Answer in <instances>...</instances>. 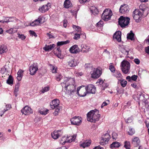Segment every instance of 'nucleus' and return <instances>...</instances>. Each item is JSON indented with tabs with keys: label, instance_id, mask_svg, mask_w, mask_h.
Segmentation results:
<instances>
[{
	"label": "nucleus",
	"instance_id": "nucleus-24",
	"mask_svg": "<svg viewBox=\"0 0 149 149\" xmlns=\"http://www.w3.org/2000/svg\"><path fill=\"white\" fill-rule=\"evenodd\" d=\"M8 49L7 46L3 45L0 46V54H2L7 52Z\"/></svg>",
	"mask_w": 149,
	"mask_h": 149
},
{
	"label": "nucleus",
	"instance_id": "nucleus-47",
	"mask_svg": "<svg viewBox=\"0 0 149 149\" xmlns=\"http://www.w3.org/2000/svg\"><path fill=\"white\" fill-rule=\"evenodd\" d=\"M50 68L52 73H56L57 68L56 67L51 65Z\"/></svg>",
	"mask_w": 149,
	"mask_h": 149
},
{
	"label": "nucleus",
	"instance_id": "nucleus-17",
	"mask_svg": "<svg viewBox=\"0 0 149 149\" xmlns=\"http://www.w3.org/2000/svg\"><path fill=\"white\" fill-rule=\"evenodd\" d=\"M120 49L121 52L126 55H128L129 52L130 51V49L127 46H122Z\"/></svg>",
	"mask_w": 149,
	"mask_h": 149
},
{
	"label": "nucleus",
	"instance_id": "nucleus-14",
	"mask_svg": "<svg viewBox=\"0 0 149 149\" xmlns=\"http://www.w3.org/2000/svg\"><path fill=\"white\" fill-rule=\"evenodd\" d=\"M59 101L58 99H55L52 101L50 103V106L52 109H54L59 106Z\"/></svg>",
	"mask_w": 149,
	"mask_h": 149
},
{
	"label": "nucleus",
	"instance_id": "nucleus-25",
	"mask_svg": "<svg viewBox=\"0 0 149 149\" xmlns=\"http://www.w3.org/2000/svg\"><path fill=\"white\" fill-rule=\"evenodd\" d=\"M23 70L20 69L17 72V78L19 81H20L21 80L23 76Z\"/></svg>",
	"mask_w": 149,
	"mask_h": 149
},
{
	"label": "nucleus",
	"instance_id": "nucleus-36",
	"mask_svg": "<svg viewBox=\"0 0 149 149\" xmlns=\"http://www.w3.org/2000/svg\"><path fill=\"white\" fill-rule=\"evenodd\" d=\"M133 15H141L142 16L143 15V12H141L139 9H136L135 10L133 11Z\"/></svg>",
	"mask_w": 149,
	"mask_h": 149
},
{
	"label": "nucleus",
	"instance_id": "nucleus-28",
	"mask_svg": "<svg viewBox=\"0 0 149 149\" xmlns=\"http://www.w3.org/2000/svg\"><path fill=\"white\" fill-rule=\"evenodd\" d=\"M64 5L65 8H67L71 7L72 4L69 0H65L64 1Z\"/></svg>",
	"mask_w": 149,
	"mask_h": 149
},
{
	"label": "nucleus",
	"instance_id": "nucleus-10",
	"mask_svg": "<svg viewBox=\"0 0 149 149\" xmlns=\"http://www.w3.org/2000/svg\"><path fill=\"white\" fill-rule=\"evenodd\" d=\"M129 7L126 4L121 5L119 9V12L121 13L125 14L128 13L129 11Z\"/></svg>",
	"mask_w": 149,
	"mask_h": 149
},
{
	"label": "nucleus",
	"instance_id": "nucleus-6",
	"mask_svg": "<svg viewBox=\"0 0 149 149\" xmlns=\"http://www.w3.org/2000/svg\"><path fill=\"white\" fill-rule=\"evenodd\" d=\"M77 93L80 96L84 97L86 95L87 90L86 87L85 88L84 86H82L77 88Z\"/></svg>",
	"mask_w": 149,
	"mask_h": 149
},
{
	"label": "nucleus",
	"instance_id": "nucleus-50",
	"mask_svg": "<svg viewBox=\"0 0 149 149\" xmlns=\"http://www.w3.org/2000/svg\"><path fill=\"white\" fill-rule=\"evenodd\" d=\"M103 24V21L101 20L96 24V26L101 27H102Z\"/></svg>",
	"mask_w": 149,
	"mask_h": 149
},
{
	"label": "nucleus",
	"instance_id": "nucleus-34",
	"mask_svg": "<svg viewBox=\"0 0 149 149\" xmlns=\"http://www.w3.org/2000/svg\"><path fill=\"white\" fill-rule=\"evenodd\" d=\"M70 41L69 40H67L65 41L58 42L57 45V46H62L69 43Z\"/></svg>",
	"mask_w": 149,
	"mask_h": 149
},
{
	"label": "nucleus",
	"instance_id": "nucleus-41",
	"mask_svg": "<svg viewBox=\"0 0 149 149\" xmlns=\"http://www.w3.org/2000/svg\"><path fill=\"white\" fill-rule=\"evenodd\" d=\"M55 109V110L54 113V114L55 116H56L58 115V112L60 111V110H61L62 107L61 106H58Z\"/></svg>",
	"mask_w": 149,
	"mask_h": 149
},
{
	"label": "nucleus",
	"instance_id": "nucleus-5",
	"mask_svg": "<svg viewBox=\"0 0 149 149\" xmlns=\"http://www.w3.org/2000/svg\"><path fill=\"white\" fill-rule=\"evenodd\" d=\"M112 15V13L110 10L106 9L103 11L101 17L103 20L107 21L111 19V17Z\"/></svg>",
	"mask_w": 149,
	"mask_h": 149
},
{
	"label": "nucleus",
	"instance_id": "nucleus-61",
	"mask_svg": "<svg viewBox=\"0 0 149 149\" xmlns=\"http://www.w3.org/2000/svg\"><path fill=\"white\" fill-rule=\"evenodd\" d=\"M113 38L114 41L116 40L118 42H120L121 41V38Z\"/></svg>",
	"mask_w": 149,
	"mask_h": 149
},
{
	"label": "nucleus",
	"instance_id": "nucleus-3",
	"mask_svg": "<svg viewBox=\"0 0 149 149\" xmlns=\"http://www.w3.org/2000/svg\"><path fill=\"white\" fill-rule=\"evenodd\" d=\"M130 20L128 17L121 16L118 19V24L122 28H125L129 24Z\"/></svg>",
	"mask_w": 149,
	"mask_h": 149
},
{
	"label": "nucleus",
	"instance_id": "nucleus-43",
	"mask_svg": "<svg viewBox=\"0 0 149 149\" xmlns=\"http://www.w3.org/2000/svg\"><path fill=\"white\" fill-rule=\"evenodd\" d=\"M135 34L132 31H130V32L127 34V37H134Z\"/></svg>",
	"mask_w": 149,
	"mask_h": 149
},
{
	"label": "nucleus",
	"instance_id": "nucleus-11",
	"mask_svg": "<svg viewBox=\"0 0 149 149\" xmlns=\"http://www.w3.org/2000/svg\"><path fill=\"white\" fill-rule=\"evenodd\" d=\"M87 93L94 94L96 91L95 87L92 84H89L86 87Z\"/></svg>",
	"mask_w": 149,
	"mask_h": 149
},
{
	"label": "nucleus",
	"instance_id": "nucleus-45",
	"mask_svg": "<svg viewBox=\"0 0 149 149\" xmlns=\"http://www.w3.org/2000/svg\"><path fill=\"white\" fill-rule=\"evenodd\" d=\"M133 119V117L132 116H131L130 117L125 119V121L127 123H130L132 122Z\"/></svg>",
	"mask_w": 149,
	"mask_h": 149
},
{
	"label": "nucleus",
	"instance_id": "nucleus-64",
	"mask_svg": "<svg viewBox=\"0 0 149 149\" xmlns=\"http://www.w3.org/2000/svg\"><path fill=\"white\" fill-rule=\"evenodd\" d=\"M146 52L149 54V46L146 47L145 49Z\"/></svg>",
	"mask_w": 149,
	"mask_h": 149
},
{
	"label": "nucleus",
	"instance_id": "nucleus-55",
	"mask_svg": "<svg viewBox=\"0 0 149 149\" xmlns=\"http://www.w3.org/2000/svg\"><path fill=\"white\" fill-rule=\"evenodd\" d=\"M6 108L5 109H3V111H4L5 112L10 110L11 107V105L10 104H7L6 106Z\"/></svg>",
	"mask_w": 149,
	"mask_h": 149
},
{
	"label": "nucleus",
	"instance_id": "nucleus-42",
	"mask_svg": "<svg viewBox=\"0 0 149 149\" xmlns=\"http://www.w3.org/2000/svg\"><path fill=\"white\" fill-rule=\"evenodd\" d=\"M135 133V131L134 129L132 128H130L129 131L128 132V134L131 136L133 135Z\"/></svg>",
	"mask_w": 149,
	"mask_h": 149
},
{
	"label": "nucleus",
	"instance_id": "nucleus-29",
	"mask_svg": "<svg viewBox=\"0 0 149 149\" xmlns=\"http://www.w3.org/2000/svg\"><path fill=\"white\" fill-rule=\"evenodd\" d=\"M120 144L119 142H114L111 144L110 148H118L120 147Z\"/></svg>",
	"mask_w": 149,
	"mask_h": 149
},
{
	"label": "nucleus",
	"instance_id": "nucleus-26",
	"mask_svg": "<svg viewBox=\"0 0 149 149\" xmlns=\"http://www.w3.org/2000/svg\"><path fill=\"white\" fill-rule=\"evenodd\" d=\"M91 143V141L90 140H87L85 141L82 143L80 145L81 146L84 148L88 147L90 146Z\"/></svg>",
	"mask_w": 149,
	"mask_h": 149
},
{
	"label": "nucleus",
	"instance_id": "nucleus-35",
	"mask_svg": "<svg viewBox=\"0 0 149 149\" xmlns=\"http://www.w3.org/2000/svg\"><path fill=\"white\" fill-rule=\"evenodd\" d=\"M133 17L134 19L135 20L136 22H139L141 21L142 16L140 15H133Z\"/></svg>",
	"mask_w": 149,
	"mask_h": 149
},
{
	"label": "nucleus",
	"instance_id": "nucleus-1",
	"mask_svg": "<svg viewBox=\"0 0 149 149\" xmlns=\"http://www.w3.org/2000/svg\"><path fill=\"white\" fill-rule=\"evenodd\" d=\"M99 112V111L96 109L92 110L88 112L87 114L88 121L93 123L98 121L100 116Z\"/></svg>",
	"mask_w": 149,
	"mask_h": 149
},
{
	"label": "nucleus",
	"instance_id": "nucleus-9",
	"mask_svg": "<svg viewBox=\"0 0 149 149\" xmlns=\"http://www.w3.org/2000/svg\"><path fill=\"white\" fill-rule=\"evenodd\" d=\"M51 4L49 3H47L45 5H43L41 7H40L38 9L39 12L44 13L48 11L51 8Z\"/></svg>",
	"mask_w": 149,
	"mask_h": 149
},
{
	"label": "nucleus",
	"instance_id": "nucleus-58",
	"mask_svg": "<svg viewBox=\"0 0 149 149\" xmlns=\"http://www.w3.org/2000/svg\"><path fill=\"white\" fill-rule=\"evenodd\" d=\"M137 78V75H134L131 77V79L132 80L135 81L136 80Z\"/></svg>",
	"mask_w": 149,
	"mask_h": 149
},
{
	"label": "nucleus",
	"instance_id": "nucleus-54",
	"mask_svg": "<svg viewBox=\"0 0 149 149\" xmlns=\"http://www.w3.org/2000/svg\"><path fill=\"white\" fill-rule=\"evenodd\" d=\"M48 111V110H46L44 111L40 110H39V112L41 114L45 115L47 113Z\"/></svg>",
	"mask_w": 149,
	"mask_h": 149
},
{
	"label": "nucleus",
	"instance_id": "nucleus-60",
	"mask_svg": "<svg viewBox=\"0 0 149 149\" xmlns=\"http://www.w3.org/2000/svg\"><path fill=\"white\" fill-rule=\"evenodd\" d=\"M13 29H10L9 30H7L6 31V32L10 34H11L13 33Z\"/></svg>",
	"mask_w": 149,
	"mask_h": 149
},
{
	"label": "nucleus",
	"instance_id": "nucleus-13",
	"mask_svg": "<svg viewBox=\"0 0 149 149\" xmlns=\"http://www.w3.org/2000/svg\"><path fill=\"white\" fill-rule=\"evenodd\" d=\"M80 50L77 45H75L72 46L69 49L70 52L73 54L79 53Z\"/></svg>",
	"mask_w": 149,
	"mask_h": 149
},
{
	"label": "nucleus",
	"instance_id": "nucleus-51",
	"mask_svg": "<svg viewBox=\"0 0 149 149\" xmlns=\"http://www.w3.org/2000/svg\"><path fill=\"white\" fill-rule=\"evenodd\" d=\"M29 33L31 35V36L33 37L34 36L35 37H37V35L36 33L33 31L30 30L29 31Z\"/></svg>",
	"mask_w": 149,
	"mask_h": 149
},
{
	"label": "nucleus",
	"instance_id": "nucleus-8",
	"mask_svg": "<svg viewBox=\"0 0 149 149\" xmlns=\"http://www.w3.org/2000/svg\"><path fill=\"white\" fill-rule=\"evenodd\" d=\"M82 118L79 116H74L70 119L71 123L72 124L79 125L81 122Z\"/></svg>",
	"mask_w": 149,
	"mask_h": 149
},
{
	"label": "nucleus",
	"instance_id": "nucleus-21",
	"mask_svg": "<svg viewBox=\"0 0 149 149\" xmlns=\"http://www.w3.org/2000/svg\"><path fill=\"white\" fill-rule=\"evenodd\" d=\"M81 51L83 53H87L89 51L90 47L89 46H88L86 45H81Z\"/></svg>",
	"mask_w": 149,
	"mask_h": 149
},
{
	"label": "nucleus",
	"instance_id": "nucleus-53",
	"mask_svg": "<svg viewBox=\"0 0 149 149\" xmlns=\"http://www.w3.org/2000/svg\"><path fill=\"white\" fill-rule=\"evenodd\" d=\"M73 28L75 29V30L78 32H80L79 31H81V28L78 26H76L75 25H73Z\"/></svg>",
	"mask_w": 149,
	"mask_h": 149
},
{
	"label": "nucleus",
	"instance_id": "nucleus-23",
	"mask_svg": "<svg viewBox=\"0 0 149 149\" xmlns=\"http://www.w3.org/2000/svg\"><path fill=\"white\" fill-rule=\"evenodd\" d=\"M74 60V59L72 58L68 61V66L70 67L75 66L77 65V63L75 62Z\"/></svg>",
	"mask_w": 149,
	"mask_h": 149
},
{
	"label": "nucleus",
	"instance_id": "nucleus-56",
	"mask_svg": "<svg viewBox=\"0 0 149 149\" xmlns=\"http://www.w3.org/2000/svg\"><path fill=\"white\" fill-rule=\"evenodd\" d=\"M112 137L113 139H116V138H117L118 136L117 134L115 132H113L112 133Z\"/></svg>",
	"mask_w": 149,
	"mask_h": 149
},
{
	"label": "nucleus",
	"instance_id": "nucleus-48",
	"mask_svg": "<svg viewBox=\"0 0 149 149\" xmlns=\"http://www.w3.org/2000/svg\"><path fill=\"white\" fill-rule=\"evenodd\" d=\"M56 77V80L58 81H60L63 77L60 74H57Z\"/></svg>",
	"mask_w": 149,
	"mask_h": 149
},
{
	"label": "nucleus",
	"instance_id": "nucleus-30",
	"mask_svg": "<svg viewBox=\"0 0 149 149\" xmlns=\"http://www.w3.org/2000/svg\"><path fill=\"white\" fill-rule=\"evenodd\" d=\"M109 141L105 137H102L100 141V143L101 145L104 146L108 143Z\"/></svg>",
	"mask_w": 149,
	"mask_h": 149
},
{
	"label": "nucleus",
	"instance_id": "nucleus-4",
	"mask_svg": "<svg viewBox=\"0 0 149 149\" xmlns=\"http://www.w3.org/2000/svg\"><path fill=\"white\" fill-rule=\"evenodd\" d=\"M121 67L123 72L125 74H127L130 69V63L128 61L124 60L121 62Z\"/></svg>",
	"mask_w": 149,
	"mask_h": 149
},
{
	"label": "nucleus",
	"instance_id": "nucleus-7",
	"mask_svg": "<svg viewBox=\"0 0 149 149\" xmlns=\"http://www.w3.org/2000/svg\"><path fill=\"white\" fill-rule=\"evenodd\" d=\"M102 74L101 70L100 68H94L93 72L91 73V77L92 78L97 79L99 78Z\"/></svg>",
	"mask_w": 149,
	"mask_h": 149
},
{
	"label": "nucleus",
	"instance_id": "nucleus-44",
	"mask_svg": "<svg viewBox=\"0 0 149 149\" xmlns=\"http://www.w3.org/2000/svg\"><path fill=\"white\" fill-rule=\"evenodd\" d=\"M119 81H120V84L121 86L123 87H125L127 84V81L124 79H123L122 80Z\"/></svg>",
	"mask_w": 149,
	"mask_h": 149
},
{
	"label": "nucleus",
	"instance_id": "nucleus-18",
	"mask_svg": "<svg viewBox=\"0 0 149 149\" xmlns=\"http://www.w3.org/2000/svg\"><path fill=\"white\" fill-rule=\"evenodd\" d=\"M61 130H55L52 134V136L54 139H57L61 135Z\"/></svg>",
	"mask_w": 149,
	"mask_h": 149
},
{
	"label": "nucleus",
	"instance_id": "nucleus-49",
	"mask_svg": "<svg viewBox=\"0 0 149 149\" xmlns=\"http://www.w3.org/2000/svg\"><path fill=\"white\" fill-rule=\"evenodd\" d=\"M102 137H105L106 139L109 141L110 138V135L108 133H106L103 135Z\"/></svg>",
	"mask_w": 149,
	"mask_h": 149
},
{
	"label": "nucleus",
	"instance_id": "nucleus-40",
	"mask_svg": "<svg viewBox=\"0 0 149 149\" xmlns=\"http://www.w3.org/2000/svg\"><path fill=\"white\" fill-rule=\"evenodd\" d=\"M124 147L127 149H130V143L129 141H126L124 142Z\"/></svg>",
	"mask_w": 149,
	"mask_h": 149
},
{
	"label": "nucleus",
	"instance_id": "nucleus-59",
	"mask_svg": "<svg viewBox=\"0 0 149 149\" xmlns=\"http://www.w3.org/2000/svg\"><path fill=\"white\" fill-rule=\"evenodd\" d=\"M63 26L64 27H66L67 26V23L68 22L67 20L66 19H64L63 21Z\"/></svg>",
	"mask_w": 149,
	"mask_h": 149
},
{
	"label": "nucleus",
	"instance_id": "nucleus-57",
	"mask_svg": "<svg viewBox=\"0 0 149 149\" xmlns=\"http://www.w3.org/2000/svg\"><path fill=\"white\" fill-rule=\"evenodd\" d=\"M109 69L112 72H114V71H115L114 67L113 65H110L109 66Z\"/></svg>",
	"mask_w": 149,
	"mask_h": 149
},
{
	"label": "nucleus",
	"instance_id": "nucleus-27",
	"mask_svg": "<svg viewBox=\"0 0 149 149\" xmlns=\"http://www.w3.org/2000/svg\"><path fill=\"white\" fill-rule=\"evenodd\" d=\"M76 134H75L72 136L68 137L66 139V141H67V143H71L74 140L76 137Z\"/></svg>",
	"mask_w": 149,
	"mask_h": 149
},
{
	"label": "nucleus",
	"instance_id": "nucleus-33",
	"mask_svg": "<svg viewBox=\"0 0 149 149\" xmlns=\"http://www.w3.org/2000/svg\"><path fill=\"white\" fill-rule=\"evenodd\" d=\"M113 76L117 78H122V76L120 72L118 71H115V72L113 74Z\"/></svg>",
	"mask_w": 149,
	"mask_h": 149
},
{
	"label": "nucleus",
	"instance_id": "nucleus-22",
	"mask_svg": "<svg viewBox=\"0 0 149 149\" xmlns=\"http://www.w3.org/2000/svg\"><path fill=\"white\" fill-rule=\"evenodd\" d=\"M55 46V45L54 44L48 45H46L45 47L43 48V49L45 51H49L52 50Z\"/></svg>",
	"mask_w": 149,
	"mask_h": 149
},
{
	"label": "nucleus",
	"instance_id": "nucleus-31",
	"mask_svg": "<svg viewBox=\"0 0 149 149\" xmlns=\"http://www.w3.org/2000/svg\"><path fill=\"white\" fill-rule=\"evenodd\" d=\"M86 37L85 33L83 31H81L78 33H75L74 37Z\"/></svg>",
	"mask_w": 149,
	"mask_h": 149
},
{
	"label": "nucleus",
	"instance_id": "nucleus-46",
	"mask_svg": "<svg viewBox=\"0 0 149 149\" xmlns=\"http://www.w3.org/2000/svg\"><path fill=\"white\" fill-rule=\"evenodd\" d=\"M1 73L3 74L5 73H7L8 72V70L7 68H6V66H4L2 68H1Z\"/></svg>",
	"mask_w": 149,
	"mask_h": 149
},
{
	"label": "nucleus",
	"instance_id": "nucleus-39",
	"mask_svg": "<svg viewBox=\"0 0 149 149\" xmlns=\"http://www.w3.org/2000/svg\"><path fill=\"white\" fill-rule=\"evenodd\" d=\"M121 32L119 31H116L114 34L113 37H121Z\"/></svg>",
	"mask_w": 149,
	"mask_h": 149
},
{
	"label": "nucleus",
	"instance_id": "nucleus-52",
	"mask_svg": "<svg viewBox=\"0 0 149 149\" xmlns=\"http://www.w3.org/2000/svg\"><path fill=\"white\" fill-rule=\"evenodd\" d=\"M49 86H47L44 87L42 88V93H44L45 92H46L49 90Z\"/></svg>",
	"mask_w": 149,
	"mask_h": 149
},
{
	"label": "nucleus",
	"instance_id": "nucleus-37",
	"mask_svg": "<svg viewBox=\"0 0 149 149\" xmlns=\"http://www.w3.org/2000/svg\"><path fill=\"white\" fill-rule=\"evenodd\" d=\"M137 94L136 95V94L134 95H133V98L135 100H139V99L140 97L141 96L142 93L140 92L137 93Z\"/></svg>",
	"mask_w": 149,
	"mask_h": 149
},
{
	"label": "nucleus",
	"instance_id": "nucleus-19",
	"mask_svg": "<svg viewBox=\"0 0 149 149\" xmlns=\"http://www.w3.org/2000/svg\"><path fill=\"white\" fill-rule=\"evenodd\" d=\"M42 18V17H40L38 19L35 20L33 22L31 23L30 25L32 26H34L38 25L39 24L41 23Z\"/></svg>",
	"mask_w": 149,
	"mask_h": 149
},
{
	"label": "nucleus",
	"instance_id": "nucleus-20",
	"mask_svg": "<svg viewBox=\"0 0 149 149\" xmlns=\"http://www.w3.org/2000/svg\"><path fill=\"white\" fill-rule=\"evenodd\" d=\"M76 86H74V84L69 85V87L66 90H68V92L70 94H72L73 93L76 91Z\"/></svg>",
	"mask_w": 149,
	"mask_h": 149
},
{
	"label": "nucleus",
	"instance_id": "nucleus-12",
	"mask_svg": "<svg viewBox=\"0 0 149 149\" xmlns=\"http://www.w3.org/2000/svg\"><path fill=\"white\" fill-rule=\"evenodd\" d=\"M21 111L23 114L25 115H28L32 112L31 107L28 106H25L21 110Z\"/></svg>",
	"mask_w": 149,
	"mask_h": 149
},
{
	"label": "nucleus",
	"instance_id": "nucleus-16",
	"mask_svg": "<svg viewBox=\"0 0 149 149\" xmlns=\"http://www.w3.org/2000/svg\"><path fill=\"white\" fill-rule=\"evenodd\" d=\"M140 142V141L137 137H134L132 139V143L134 147H136L139 146Z\"/></svg>",
	"mask_w": 149,
	"mask_h": 149
},
{
	"label": "nucleus",
	"instance_id": "nucleus-38",
	"mask_svg": "<svg viewBox=\"0 0 149 149\" xmlns=\"http://www.w3.org/2000/svg\"><path fill=\"white\" fill-rule=\"evenodd\" d=\"M20 84L18 83L15 86V89L14 90V94L16 97L17 96V93L19 91V86Z\"/></svg>",
	"mask_w": 149,
	"mask_h": 149
},
{
	"label": "nucleus",
	"instance_id": "nucleus-15",
	"mask_svg": "<svg viewBox=\"0 0 149 149\" xmlns=\"http://www.w3.org/2000/svg\"><path fill=\"white\" fill-rule=\"evenodd\" d=\"M38 70V68L36 64L34 63L33 65H31L29 68L30 74L32 75H34Z\"/></svg>",
	"mask_w": 149,
	"mask_h": 149
},
{
	"label": "nucleus",
	"instance_id": "nucleus-32",
	"mask_svg": "<svg viewBox=\"0 0 149 149\" xmlns=\"http://www.w3.org/2000/svg\"><path fill=\"white\" fill-rule=\"evenodd\" d=\"M13 77L11 75H10L8 79L7 80L6 83L8 84L12 85L13 84Z\"/></svg>",
	"mask_w": 149,
	"mask_h": 149
},
{
	"label": "nucleus",
	"instance_id": "nucleus-62",
	"mask_svg": "<svg viewBox=\"0 0 149 149\" xmlns=\"http://www.w3.org/2000/svg\"><path fill=\"white\" fill-rule=\"evenodd\" d=\"M134 61L137 64H139L140 62V60L138 58L135 59Z\"/></svg>",
	"mask_w": 149,
	"mask_h": 149
},
{
	"label": "nucleus",
	"instance_id": "nucleus-2",
	"mask_svg": "<svg viewBox=\"0 0 149 149\" xmlns=\"http://www.w3.org/2000/svg\"><path fill=\"white\" fill-rule=\"evenodd\" d=\"M74 81L75 80L73 78L65 77L63 82L61 84L63 87L65 88V90H67L69 85L74 84Z\"/></svg>",
	"mask_w": 149,
	"mask_h": 149
},
{
	"label": "nucleus",
	"instance_id": "nucleus-63",
	"mask_svg": "<svg viewBox=\"0 0 149 149\" xmlns=\"http://www.w3.org/2000/svg\"><path fill=\"white\" fill-rule=\"evenodd\" d=\"M5 112L4 111H3V109H0V116H2Z\"/></svg>",
	"mask_w": 149,
	"mask_h": 149
}]
</instances>
